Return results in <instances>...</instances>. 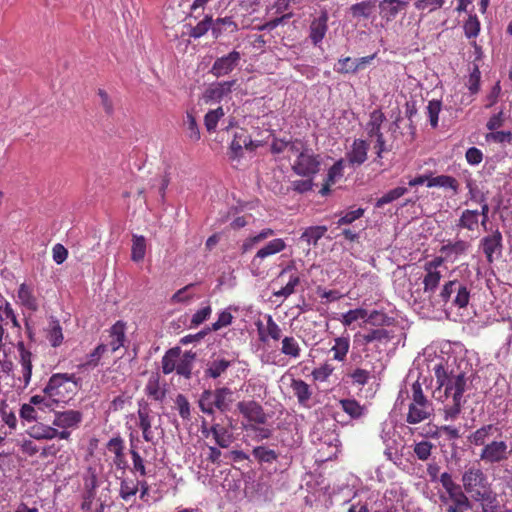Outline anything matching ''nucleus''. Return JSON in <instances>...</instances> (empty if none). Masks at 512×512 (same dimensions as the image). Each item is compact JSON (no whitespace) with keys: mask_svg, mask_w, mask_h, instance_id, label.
<instances>
[{"mask_svg":"<svg viewBox=\"0 0 512 512\" xmlns=\"http://www.w3.org/2000/svg\"><path fill=\"white\" fill-rule=\"evenodd\" d=\"M408 192V189L406 187H396L387 193H385L383 196L377 199L375 207L382 208L384 205L391 203L403 195H405Z\"/></svg>","mask_w":512,"mask_h":512,"instance_id":"nucleus-48","label":"nucleus"},{"mask_svg":"<svg viewBox=\"0 0 512 512\" xmlns=\"http://www.w3.org/2000/svg\"><path fill=\"white\" fill-rule=\"evenodd\" d=\"M83 414L78 410H65L56 412L53 426L57 428L58 439L68 440L73 430L79 428Z\"/></svg>","mask_w":512,"mask_h":512,"instance_id":"nucleus-7","label":"nucleus"},{"mask_svg":"<svg viewBox=\"0 0 512 512\" xmlns=\"http://www.w3.org/2000/svg\"><path fill=\"white\" fill-rule=\"evenodd\" d=\"M466 188L468 190L467 193V200L464 202L465 205H468L469 202L472 203H479V202H485V199L487 198L486 193H484L479 186L477 185L476 181L469 178L466 180Z\"/></svg>","mask_w":512,"mask_h":512,"instance_id":"nucleus-37","label":"nucleus"},{"mask_svg":"<svg viewBox=\"0 0 512 512\" xmlns=\"http://www.w3.org/2000/svg\"><path fill=\"white\" fill-rule=\"evenodd\" d=\"M0 318L1 321H10L13 327L20 328L19 321L9 302H5L3 306L0 305Z\"/></svg>","mask_w":512,"mask_h":512,"instance_id":"nucleus-60","label":"nucleus"},{"mask_svg":"<svg viewBox=\"0 0 512 512\" xmlns=\"http://www.w3.org/2000/svg\"><path fill=\"white\" fill-rule=\"evenodd\" d=\"M326 232V226H311L304 230L301 239L306 241L308 245H316Z\"/></svg>","mask_w":512,"mask_h":512,"instance_id":"nucleus-41","label":"nucleus"},{"mask_svg":"<svg viewBox=\"0 0 512 512\" xmlns=\"http://www.w3.org/2000/svg\"><path fill=\"white\" fill-rule=\"evenodd\" d=\"M428 187H441L444 189H450L454 195L459 192V182L456 178L450 175H438L428 179Z\"/></svg>","mask_w":512,"mask_h":512,"instance_id":"nucleus-31","label":"nucleus"},{"mask_svg":"<svg viewBox=\"0 0 512 512\" xmlns=\"http://www.w3.org/2000/svg\"><path fill=\"white\" fill-rule=\"evenodd\" d=\"M356 338L359 339L362 344H369L374 341H387L389 339V334L387 330L378 328L371 330L368 333L356 335Z\"/></svg>","mask_w":512,"mask_h":512,"instance_id":"nucleus-43","label":"nucleus"},{"mask_svg":"<svg viewBox=\"0 0 512 512\" xmlns=\"http://www.w3.org/2000/svg\"><path fill=\"white\" fill-rule=\"evenodd\" d=\"M472 288L473 281L469 266L462 264L451 271L449 279L432 301V306L442 308L451 303L455 307L465 308L469 304Z\"/></svg>","mask_w":512,"mask_h":512,"instance_id":"nucleus-2","label":"nucleus"},{"mask_svg":"<svg viewBox=\"0 0 512 512\" xmlns=\"http://www.w3.org/2000/svg\"><path fill=\"white\" fill-rule=\"evenodd\" d=\"M108 351V346L105 344L98 345L89 355L83 366L96 367L100 358Z\"/></svg>","mask_w":512,"mask_h":512,"instance_id":"nucleus-61","label":"nucleus"},{"mask_svg":"<svg viewBox=\"0 0 512 512\" xmlns=\"http://www.w3.org/2000/svg\"><path fill=\"white\" fill-rule=\"evenodd\" d=\"M139 484V480L129 478L122 479L119 490L120 497L126 502L132 500L139 491Z\"/></svg>","mask_w":512,"mask_h":512,"instance_id":"nucleus-36","label":"nucleus"},{"mask_svg":"<svg viewBox=\"0 0 512 512\" xmlns=\"http://www.w3.org/2000/svg\"><path fill=\"white\" fill-rule=\"evenodd\" d=\"M369 143L363 139H355L346 153V159L351 166H360L368 158Z\"/></svg>","mask_w":512,"mask_h":512,"instance_id":"nucleus-17","label":"nucleus"},{"mask_svg":"<svg viewBox=\"0 0 512 512\" xmlns=\"http://www.w3.org/2000/svg\"><path fill=\"white\" fill-rule=\"evenodd\" d=\"M28 435L35 440H53L58 439L57 428L52 425H46L41 422H37L32 425L28 431Z\"/></svg>","mask_w":512,"mask_h":512,"instance_id":"nucleus-25","label":"nucleus"},{"mask_svg":"<svg viewBox=\"0 0 512 512\" xmlns=\"http://www.w3.org/2000/svg\"><path fill=\"white\" fill-rule=\"evenodd\" d=\"M367 317V311L362 308L349 310L342 315V324L344 326H350L358 320H365Z\"/></svg>","mask_w":512,"mask_h":512,"instance_id":"nucleus-54","label":"nucleus"},{"mask_svg":"<svg viewBox=\"0 0 512 512\" xmlns=\"http://www.w3.org/2000/svg\"><path fill=\"white\" fill-rule=\"evenodd\" d=\"M110 342L107 345L108 350L112 353L116 352L120 347L124 346L125 342V324L122 321H117L110 328Z\"/></svg>","mask_w":512,"mask_h":512,"instance_id":"nucleus-28","label":"nucleus"},{"mask_svg":"<svg viewBox=\"0 0 512 512\" xmlns=\"http://www.w3.org/2000/svg\"><path fill=\"white\" fill-rule=\"evenodd\" d=\"M448 268L444 264L442 257H436L433 260L426 262L424 265V275L422 283L424 285L423 295L424 300L428 299L432 304L434 301L433 294L440 284V281L445 277Z\"/></svg>","mask_w":512,"mask_h":512,"instance_id":"nucleus-5","label":"nucleus"},{"mask_svg":"<svg viewBox=\"0 0 512 512\" xmlns=\"http://www.w3.org/2000/svg\"><path fill=\"white\" fill-rule=\"evenodd\" d=\"M386 117L384 113L376 109L370 113L369 120L365 125V131L370 139H375L374 148L376 150L377 158L381 159L384 152L389 149L386 146V140L382 132V125Z\"/></svg>","mask_w":512,"mask_h":512,"instance_id":"nucleus-6","label":"nucleus"},{"mask_svg":"<svg viewBox=\"0 0 512 512\" xmlns=\"http://www.w3.org/2000/svg\"><path fill=\"white\" fill-rule=\"evenodd\" d=\"M411 391L412 397L406 421L409 424H418L430 418L433 413V406L424 395L422 385L418 381L413 383Z\"/></svg>","mask_w":512,"mask_h":512,"instance_id":"nucleus-4","label":"nucleus"},{"mask_svg":"<svg viewBox=\"0 0 512 512\" xmlns=\"http://www.w3.org/2000/svg\"><path fill=\"white\" fill-rule=\"evenodd\" d=\"M17 299L18 303L23 306L25 309L30 311H37L39 304L38 300L34 294V289L32 286L22 283L17 291Z\"/></svg>","mask_w":512,"mask_h":512,"instance_id":"nucleus-23","label":"nucleus"},{"mask_svg":"<svg viewBox=\"0 0 512 512\" xmlns=\"http://www.w3.org/2000/svg\"><path fill=\"white\" fill-rule=\"evenodd\" d=\"M480 79H481V72L478 68V66H474L472 71L470 72L468 81H467V88L470 91L471 94L475 95L480 90Z\"/></svg>","mask_w":512,"mask_h":512,"instance_id":"nucleus-63","label":"nucleus"},{"mask_svg":"<svg viewBox=\"0 0 512 512\" xmlns=\"http://www.w3.org/2000/svg\"><path fill=\"white\" fill-rule=\"evenodd\" d=\"M457 228L475 231L479 226L478 210L465 209L462 211L456 223Z\"/></svg>","mask_w":512,"mask_h":512,"instance_id":"nucleus-29","label":"nucleus"},{"mask_svg":"<svg viewBox=\"0 0 512 512\" xmlns=\"http://www.w3.org/2000/svg\"><path fill=\"white\" fill-rule=\"evenodd\" d=\"M464 33L469 39L476 38L480 32V21L476 15H469L464 23Z\"/></svg>","mask_w":512,"mask_h":512,"instance_id":"nucleus-52","label":"nucleus"},{"mask_svg":"<svg viewBox=\"0 0 512 512\" xmlns=\"http://www.w3.org/2000/svg\"><path fill=\"white\" fill-rule=\"evenodd\" d=\"M350 349V339L348 336H341L334 339V345L331 347L330 352L333 354V359L343 362L346 359L347 353Z\"/></svg>","mask_w":512,"mask_h":512,"instance_id":"nucleus-33","label":"nucleus"},{"mask_svg":"<svg viewBox=\"0 0 512 512\" xmlns=\"http://www.w3.org/2000/svg\"><path fill=\"white\" fill-rule=\"evenodd\" d=\"M281 353L289 358L298 359L301 355L299 342L293 336H285L281 340Z\"/></svg>","mask_w":512,"mask_h":512,"instance_id":"nucleus-34","label":"nucleus"},{"mask_svg":"<svg viewBox=\"0 0 512 512\" xmlns=\"http://www.w3.org/2000/svg\"><path fill=\"white\" fill-rule=\"evenodd\" d=\"M210 432L215 443L221 448H228L233 442L232 433L220 424L212 425Z\"/></svg>","mask_w":512,"mask_h":512,"instance_id":"nucleus-30","label":"nucleus"},{"mask_svg":"<svg viewBox=\"0 0 512 512\" xmlns=\"http://www.w3.org/2000/svg\"><path fill=\"white\" fill-rule=\"evenodd\" d=\"M488 464L500 463L508 458V445L505 441H491L486 444L479 455Z\"/></svg>","mask_w":512,"mask_h":512,"instance_id":"nucleus-12","label":"nucleus"},{"mask_svg":"<svg viewBox=\"0 0 512 512\" xmlns=\"http://www.w3.org/2000/svg\"><path fill=\"white\" fill-rule=\"evenodd\" d=\"M487 142H493L498 144H512V132L511 131H493L485 135Z\"/></svg>","mask_w":512,"mask_h":512,"instance_id":"nucleus-51","label":"nucleus"},{"mask_svg":"<svg viewBox=\"0 0 512 512\" xmlns=\"http://www.w3.org/2000/svg\"><path fill=\"white\" fill-rule=\"evenodd\" d=\"M463 488L470 496L491 484L481 468L472 466L462 475Z\"/></svg>","mask_w":512,"mask_h":512,"instance_id":"nucleus-10","label":"nucleus"},{"mask_svg":"<svg viewBox=\"0 0 512 512\" xmlns=\"http://www.w3.org/2000/svg\"><path fill=\"white\" fill-rule=\"evenodd\" d=\"M233 402V392L227 387L217 388L214 391L205 390L199 398V407L203 413L214 414V409L220 412L230 410Z\"/></svg>","mask_w":512,"mask_h":512,"instance_id":"nucleus-3","label":"nucleus"},{"mask_svg":"<svg viewBox=\"0 0 512 512\" xmlns=\"http://www.w3.org/2000/svg\"><path fill=\"white\" fill-rule=\"evenodd\" d=\"M236 81H223L211 84L203 93L202 99L205 104L219 103L224 97L231 93Z\"/></svg>","mask_w":512,"mask_h":512,"instance_id":"nucleus-14","label":"nucleus"},{"mask_svg":"<svg viewBox=\"0 0 512 512\" xmlns=\"http://www.w3.org/2000/svg\"><path fill=\"white\" fill-rule=\"evenodd\" d=\"M253 455L261 462L271 463L277 459V454L274 450L267 449L264 446L254 448Z\"/></svg>","mask_w":512,"mask_h":512,"instance_id":"nucleus-62","label":"nucleus"},{"mask_svg":"<svg viewBox=\"0 0 512 512\" xmlns=\"http://www.w3.org/2000/svg\"><path fill=\"white\" fill-rule=\"evenodd\" d=\"M146 394L156 401H162L165 397V391L161 388L157 376H151L145 386Z\"/></svg>","mask_w":512,"mask_h":512,"instance_id":"nucleus-44","label":"nucleus"},{"mask_svg":"<svg viewBox=\"0 0 512 512\" xmlns=\"http://www.w3.org/2000/svg\"><path fill=\"white\" fill-rule=\"evenodd\" d=\"M240 413L250 422L264 424L267 416L260 404L255 401H241L237 404Z\"/></svg>","mask_w":512,"mask_h":512,"instance_id":"nucleus-16","label":"nucleus"},{"mask_svg":"<svg viewBox=\"0 0 512 512\" xmlns=\"http://www.w3.org/2000/svg\"><path fill=\"white\" fill-rule=\"evenodd\" d=\"M294 266L288 265L286 268H284L280 274L279 278L283 277L284 275L289 273V280L287 284L283 287H281L279 290L273 292V296L277 298H288L293 293H295L296 287L300 284V276L293 272Z\"/></svg>","mask_w":512,"mask_h":512,"instance_id":"nucleus-20","label":"nucleus"},{"mask_svg":"<svg viewBox=\"0 0 512 512\" xmlns=\"http://www.w3.org/2000/svg\"><path fill=\"white\" fill-rule=\"evenodd\" d=\"M445 0H414V6L421 12L431 13L440 9Z\"/></svg>","mask_w":512,"mask_h":512,"instance_id":"nucleus-50","label":"nucleus"},{"mask_svg":"<svg viewBox=\"0 0 512 512\" xmlns=\"http://www.w3.org/2000/svg\"><path fill=\"white\" fill-rule=\"evenodd\" d=\"M130 446H131V457L133 461V469L136 472H139L141 476H144L146 474V469L144 465L143 458L138 452V443L140 442L139 439L134 440L133 435H130Z\"/></svg>","mask_w":512,"mask_h":512,"instance_id":"nucleus-40","label":"nucleus"},{"mask_svg":"<svg viewBox=\"0 0 512 512\" xmlns=\"http://www.w3.org/2000/svg\"><path fill=\"white\" fill-rule=\"evenodd\" d=\"M175 405L176 409L178 410L179 415L183 420H190L191 418V409L190 404L187 400V398L182 395L178 394L175 399Z\"/></svg>","mask_w":512,"mask_h":512,"instance_id":"nucleus-58","label":"nucleus"},{"mask_svg":"<svg viewBox=\"0 0 512 512\" xmlns=\"http://www.w3.org/2000/svg\"><path fill=\"white\" fill-rule=\"evenodd\" d=\"M291 388L294 395L297 397L298 402L302 406L307 407L312 395L310 386L301 379H293Z\"/></svg>","mask_w":512,"mask_h":512,"instance_id":"nucleus-32","label":"nucleus"},{"mask_svg":"<svg viewBox=\"0 0 512 512\" xmlns=\"http://www.w3.org/2000/svg\"><path fill=\"white\" fill-rule=\"evenodd\" d=\"M237 310L236 308H233L232 306L228 307L227 309L221 311L218 315L217 321H215L212 324V330L218 331L221 328L227 327L232 323L233 315L231 314V310Z\"/></svg>","mask_w":512,"mask_h":512,"instance_id":"nucleus-55","label":"nucleus"},{"mask_svg":"<svg viewBox=\"0 0 512 512\" xmlns=\"http://www.w3.org/2000/svg\"><path fill=\"white\" fill-rule=\"evenodd\" d=\"M146 252V240L143 236L134 235L131 249V259L139 262L144 259Z\"/></svg>","mask_w":512,"mask_h":512,"instance_id":"nucleus-47","label":"nucleus"},{"mask_svg":"<svg viewBox=\"0 0 512 512\" xmlns=\"http://www.w3.org/2000/svg\"><path fill=\"white\" fill-rule=\"evenodd\" d=\"M225 116V111L222 106L209 110L204 116V125L208 132H215L217 125Z\"/></svg>","mask_w":512,"mask_h":512,"instance_id":"nucleus-38","label":"nucleus"},{"mask_svg":"<svg viewBox=\"0 0 512 512\" xmlns=\"http://www.w3.org/2000/svg\"><path fill=\"white\" fill-rule=\"evenodd\" d=\"M73 382L75 385L77 384V379L74 374H67V373H57L53 374L45 388L43 389V392L49 397H57L61 395L60 388L68 383Z\"/></svg>","mask_w":512,"mask_h":512,"instance_id":"nucleus-18","label":"nucleus"},{"mask_svg":"<svg viewBox=\"0 0 512 512\" xmlns=\"http://www.w3.org/2000/svg\"><path fill=\"white\" fill-rule=\"evenodd\" d=\"M138 426L142 431V436L146 442L157 444L163 434V430L158 426H153L154 416L148 404L139 403L137 411Z\"/></svg>","mask_w":512,"mask_h":512,"instance_id":"nucleus-8","label":"nucleus"},{"mask_svg":"<svg viewBox=\"0 0 512 512\" xmlns=\"http://www.w3.org/2000/svg\"><path fill=\"white\" fill-rule=\"evenodd\" d=\"M240 59L241 54L235 50L217 58L211 67V73L217 78L225 76L234 70L239 64Z\"/></svg>","mask_w":512,"mask_h":512,"instance_id":"nucleus-15","label":"nucleus"},{"mask_svg":"<svg viewBox=\"0 0 512 512\" xmlns=\"http://www.w3.org/2000/svg\"><path fill=\"white\" fill-rule=\"evenodd\" d=\"M440 482L446 491V494H441L440 497H452L464 493L460 485L456 484L452 476L447 472L441 474Z\"/></svg>","mask_w":512,"mask_h":512,"instance_id":"nucleus-39","label":"nucleus"},{"mask_svg":"<svg viewBox=\"0 0 512 512\" xmlns=\"http://www.w3.org/2000/svg\"><path fill=\"white\" fill-rule=\"evenodd\" d=\"M50 344L53 347H58L63 342L62 328L58 321H53L47 336Z\"/></svg>","mask_w":512,"mask_h":512,"instance_id":"nucleus-56","label":"nucleus"},{"mask_svg":"<svg viewBox=\"0 0 512 512\" xmlns=\"http://www.w3.org/2000/svg\"><path fill=\"white\" fill-rule=\"evenodd\" d=\"M16 349L18 352V363L21 367V377H19V380L23 383L24 388H26L30 384L32 377L33 354L27 349L23 341L17 343Z\"/></svg>","mask_w":512,"mask_h":512,"instance_id":"nucleus-13","label":"nucleus"},{"mask_svg":"<svg viewBox=\"0 0 512 512\" xmlns=\"http://www.w3.org/2000/svg\"><path fill=\"white\" fill-rule=\"evenodd\" d=\"M440 501L445 506V512H466L472 508L465 492L452 497H440Z\"/></svg>","mask_w":512,"mask_h":512,"instance_id":"nucleus-21","label":"nucleus"},{"mask_svg":"<svg viewBox=\"0 0 512 512\" xmlns=\"http://www.w3.org/2000/svg\"><path fill=\"white\" fill-rule=\"evenodd\" d=\"M231 365V362L226 359H215L209 363L206 369V375L211 378L220 377Z\"/></svg>","mask_w":512,"mask_h":512,"instance_id":"nucleus-46","label":"nucleus"},{"mask_svg":"<svg viewBox=\"0 0 512 512\" xmlns=\"http://www.w3.org/2000/svg\"><path fill=\"white\" fill-rule=\"evenodd\" d=\"M498 431L493 424L483 425L468 436V441L475 446H485L487 441Z\"/></svg>","mask_w":512,"mask_h":512,"instance_id":"nucleus-27","label":"nucleus"},{"mask_svg":"<svg viewBox=\"0 0 512 512\" xmlns=\"http://www.w3.org/2000/svg\"><path fill=\"white\" fill-rule=\"evenodd\" d=\"M293 171L303 177L313 176L320 170V159L311 150L302 151L293 166Z\"/></svg>","mask_w":512,"mask_h":512,"instance_id":"nucleus-9","label":"nucleus"},{"mask_svg":"<svg viewBox=\"0 0 512 512\" xmlns=\"http://www.w3.org/2000/svg\"><path fill=\"white\" fill-rule=\"evenodd\" d=\"M193 360H194L193 355H191L189 353H185L182 355L180 353V356H178V361H177V365H176V369H175L177 374L184 376L186 378H189L191 375V371H192Z\"/></svg>","mask_w":512,"mask_h":512,"instance_id":"nucleus-45","label":"nucleus"},{"mask_svg":"<svg viewBox=\"0 0 512 512\" xmlns=\"http://www.w3.org/2000/svg\"><path fill=\"white\" fill-rule=\"evenodd\" d=\"M426 355L427 368L434 373L437 382L434 398L442 402L445 420H455L465 402L463 394L468 388L469 377L460 365H456L454 356L434 355L430 358V354Z\"/></svg>","mask_w":512,"mask_h":512,"instance_id":"nucleus-1","label":"nucleus"},{"mask_svg":"<svg viewBox=\"0 0 512 512\" xmlns=\"http://www.w3.org/2000/svg\"><path fill=\"white\" fill-rule=\"evenodd\" d=\"M180 348L168 350L162 358V371L164 374H170L176 369Z\"/></svg>","mask_w":512,"mask_h":512,"instance_id":"nucleus-42","label":"nucleus"},{"mask_svg":"<svg viewBox=\"0 0 512 512\" xmlns=\"http://www.w3.org/2000/svg\"><path fill=\"white\" fill-rule=\"evenodd\" d=\"M468 248L469 244L466 241L457 240L455 242H450L446 245H443L441 248V253L444 254L446 258L454 260L459 255L464 254Z\"/></svg>","mask_w":512,"mask_h":512,"instance_id":"nucleus-35","label":"nucleus"},{"mask_svg":"<svg viewBox=\"0 0 512 512\" xmlns=\"http://www.w3.org/2000/svg\"><path fill=\"white\" fill-rule=\"evenodd\" d=\"M373 10V6L368 1L356 3L350 7L351 14L354 18H369Z\"/></svg>","mask_w":512,"mask_h":512,"instance_id":"nucleus-49","label":"nucleus"},{"mask_svg":"<svg viewBox=\"0 0 512 512\" xmlns=\"http://www.w3.org/2000/svg\"><path fill=\"white\" fill-rule=\"evenodd\" d=\"M342 409L350 415L352 418H359L363 414V407L352 399L341 400L340 402Z\"/></svg>","mask_w":512,"mask_h":512,"instance_id":"nucleus-53","label":"nucleus"},{"mask_svg":"<svg viewBox=\"0 0 512 512\" xmlns=\"http://www.w3.org/2000/svg\"><path fill=\"white\" fill-rule=\"evenodd\" d=\"M344 160L340 159L333 164L327 174V184L332 185L343 176Z\"/></svg>","mask_w":512,"mask_h":512,"instance_id":"nucleus-64","label":"nucleus"},{"mask_svg":"<svg viewBox=\"0 0 512 512\" xmlns=\"http://www.w3.org/2000/svg\"><path fill=\"white\" fill-rule=\"evenodd\" d=\"M194 287V284H188L185 287L178 290L171 298L172 303H189L194 294L191 292V289Z\"/></svg>","mask_w":512,"mask_h":512,"instance_id":"nucleus-59","label":"nucleus"},{"mask_svg":"<svg viewBox=\"0 0 512 512\" xmlns=\"http://www.w3.org/2000/svg\"><path fill=\"white\" fill-rule=\"evenodd\" d=\"M328 20L329 16L326 11L321 12L317 18L312 20L309 27V37L315 46H318L324 39L328 30Z\"/></svg>","mask_w":512,"mask_h":512,"instance_id":"nucleus-19","label":"nucleus"},{"mask_svg":"<svg viewBox=\"0 0 512 512\" xmlns=\"http://www.w3.org/2000/svg\"><path fill=\"white\" fill-rule=\"evenodd\" d=\"M106 448L108 452L114 455L113 464L116 468L124 470L127 466L124 454V440L120 436L113 437L108 441Z\"/></svg>","mask_w":512,"mask_h":512,"instance_id":"nucleus-22","label":"nucleus"},{"mask_svg":"<svg viewBox=\"0 0 512 512\" xmlns=\"http://www.w3.org/2000/svg\"><path fill=\"white\" fill-rule=\"evenodd\" d=\"M441 101L439 100H431L427 105V115L430 121V124L433 128L437 127L439 120V113L441 111Z\"/></svg>","mask_w":512,"mask_h":512,"instance_id":"nucleus-57","label":"nucleus"},{"mask_svg":"<svg viewBox=\"0 0 512 512\" xmlns=\"http://www.w3.org/2000/svg\"><path fill=\"white\" fill-rule=\"evenodd\" d=\"M286 247V244L283 239L276 238L269 241L265 246L259 249L252 260V265H257L258 261H261L269 256L275 255L281 251H283Z\"/></svg>","mask_w":512,"mask_h":512,"instance_id":"nucleus-26","label":"nucleus"},{"mask_svg":"<svg viewBox=\"0 0 512 512\" xmlns=\"http://www.w3.org/2000/svg\"><path fill=\"white\" fill-rule=\"evenodd\" d=\"M480 247L487 262L492 263L499 258L503 249V237L499 229H495L491 234L483 237L480 241Z\"/></svg>","mask_w":512,"mask_h":512,"instance_id":"nucleus-11","label":"nucleus"},{"mask_svg":"<svg viewBox=\"0 0 512 512\" xmlns=\"http://www.w3.org/2000/svg\"><path fill=\"white\" fill-rule=\"evenodd\" d=\"M406 5L407 2L403 0H383L379 4L380 16L386 22H390Z\"/></svg>","mask_w":512,"mask_h":512,"instance_id":"nucleus-24","label":"nucleus"}]
</instances>
